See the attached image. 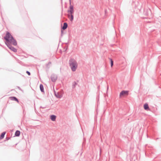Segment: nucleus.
<instances>
[{"label": "nucleus", "instance_id": "18", "mask_svg": "<svg viewBox=\"0 0 161 161\" xmlns=\"http://www.w3.org/2000/svg\"><path fill=\"white\" fill-rule=\"evenodd\" d=\"M63 30H61V36H62L64 34Z\"/></svg>", "mask_w": 161, "mask_h": 161}, {"label": "nucleus", "instance_id": "15", "mask_svg": "<svg viewBox=\"0 0 161 161\" xmlns=\"http://www.w3.org/2000/svg\"><path fill=\"white\" fill-rule=\"evenodd\" d=\"M110 63H111V67H112L114 64V62H113V60L112 59L110 58Z\"/></svg>", "mask_w": 161, "mask_h": 161}, {"label": "nucleus", "instance_id": "9", "mask_svg": "<svg viewBox=\"0 0 161 161\" xmlns=\"http://www.w3.org/2000/svg\"><path fill=\"white\" fill-rule=\"evenodd\" d=\"M144 109L147 110H150V109L148 104L147 103H145L143 106Z\"/></svg>", "mask_w": 161, "mask_h": 161}, {"label": "nucleus", "instance_id": "17", "mask_svg": "<svg viewBox=\"0 0 161 161\" xmlns=\"http://www.w3.org/2000/svg\"><path fill=\"white\" fill-rule=\"evenodd\" d=\"M26 73L29 75H31V73L30 72L28 71H26Z\"/></svg>", "mask_w": 161, "mask_h": 161}, {"label": "nucleus", "instance_id": "6", "mask_svg": "<svg viewBox=\"0 0 161 161\" xmlns=\"http://www.w3.org/2000/svg\"><path fill=\"white\" fill-rule=\"evenodd\" d=\"M68 27V24L66 22H64V23L63 26H61V30H65Z\"/></svg>", "mask_w": 161, "mask_h": 161}, {"label": "nucleus", "instance_id": "14", "mask_svg": "<svg viewBox=\"0 0 161 161\" xmlns=\"http://www.w3.org/2000/svg\"><path fill=\"white\" fill-rule=\"evenodd\" d=\"M77 85V83L75 81H74L72 83V88L73 89L75 88Z\"/></svg>", "mask_w": 161, "mask_h": 161}, {"label": "nucleus", "instance_id": "1", "mask_svg": "<svg viewBox=\"0 0 161 161\" xmlns=\"http://www.w3.org/2000/svg\"><path fill=\"white\" fill-rule=\"evenodd\" d=\"M4 39L6 41L5 42V43L8 48L14 52H17V49L13 47L11 44H12L14 46H16L17 45V41L9 32H6Z\"/></svg>", "mask_w": 161, "mask_h": 161}, {"label": "nucleus", "instance_id": "25", "mask_svg": "<svg viewBox=\"0 0 161 161\" xmlns=\"http://www.w3.org/2000/svg\"><path fill=\"white\" fill-rule=\"evenodd\" d=\"M61 1L62 2V0H61Z\"/></svg>", "mask_w": 161, "mask_h": 161}, {"label": "nucleus", "instance_id": "4", "mask_svg": "<svg viewBox=\"0 0 161 161\" xmlns=\"http://www.w3.org/2000/svg\"><path fill=\"white\" fill-rule=\"evenodd\" d=\"M58 76L57 75L53 74H52L51 76V81L53 82H55L57 80Z\"/></svg>", "mask_w": 161, "mask_h": 161}, {"label": "nucleus", "instance_id": "11", "mask_svg": "<svg viewBox=\"0 0 161 161\" xmlns=\"http://www.w3.org/2000/svg\"><path fill=\"white\" fill-rule=\"evenodd\" d=\"M20 134V132L19 130H17L15 133V136H19Z\"/></svg>", "mask_w": 161, "mask_h": 161}, {"label": "nucleus", "instance_id": "5", "mask_svg": "<svg viewBox=\"0 0 161 161\" xmlns=\"http://www.w3.org/2000/svg\"><path fill=\"white\" fill-rule=\"evenodd\" d=\"M129 91H128L123 90L120 93L119 96H127L128 95Z\"/></svg>", "mask_w": 161, "mask_h": 161}, {"label": "nucleus", "instance_id": "20", "mask_svg": "<svg viewBox=\"0 0 161 161\" xmlns=\"http://www.w3.org/2000/svg\"><path fill=\"white\" fill-rule=\"evenodd\" d=\"M64 49L65 50L64 51L65 52L67 50V47H65L64 48Z\"/></svg>", "mask_w": 161, "mask_h": 161}, {"label": "nucleus", "instance_id": "24", "mask_svg": "<svg viewBox=\"0 0 161 161\" xmlns=\"http://www.w3.org/2000/svg\"><path fill=\"white\" fill-rule=\"evenodd\" d=\"M105 13L106 12V10H105Z\"/></svg>", "mask_w": 161, "mask_h": 161}, {"label": "nucleus", "instance_id": "16", "mask_svg": "<svg viewBox=\"0 0 161 161\" xmlns=\"http://www.w3.org/2000/svg\"><path fill=\"white\" fill-rule=\"evenodd\" d=\"M148 11L147 10H146V12H145V10H144V14L146 15H148V12H147V11Z\"/></svg>", "mask_w": 161, "mask_h": 161}, {"label": "nucleus", "instance_id": "7", "mask_svg": "<svg viewBox=\"0 0 161 161\" xmlns=\"http://www.w3.org/2000/svg\"><path fill=\"white\" fill-rule=\"evenodd\" d=\"M54 94L55 96L58 98H61L62 97V95L58 92H56L54 91Z\"/></svg>", "mask_w": 161, "mask_h": 161}, {"label": "nucleus", "instance_id": "23", "mask_svg": "<svg viewBox=\"0 0 161 161\" xmlns=\"http://www.w3.org/2000/svg\"><path fill=\"white\" fill-rule=\"evenodd\" d=\"M51 64V62H49L48 63L47 65H49V64Z\"/></svg>", "mask_w": 161, "mask_h": 161}, {"label": "nucleus", "instance_id": "2", "mask_svg": "<svg viewBox=\"0 0 161 161\" xmlns=\"http://www.w3.org/2000/svg\"><path fill=\"white\" fill-rule=\"evenodd\" d=\"M69 64L71 70L73 71H75L78 66V64L76 61L73 58H71L69 61Z\"/></svg>", "mask_w": 161, "mask_h": 161}, {"label": "nucleus", "instance_id": "8", "mask_svg": "<svg viewBox=\"0 0 161 161\" xmlns=\"http://www.w3.org/2000/svg\"><path fill=\"white\" fill-rule=\"evenodd\" d=\"M9 99L15 101L18 103L19 102L18 99L15 97H9Z\"/></svg>", "mask_w": 161, "mask_h": 161}, {"label": "nucleus", "instance_id": "10", "mask_svg": "<svg viewBox=\"0 0 161 161\" xmlns=\"http://www.w3.org/2000/svg\"><path fill=\"white\" fill-rule=\"evenodd\" d=\"M56 115L53 114L50 116V119L53 121H54L56 120Z\"/></svg>", "mask_w": 161, "mask_h": 161}, {"label": "nucleus", "instance_id": "3", "mask_svg": "<svg viewBox=\"0 0 161 161\" xmlns=\"http://www.w3.org/2000/svg\"><path fill=\"white\" fill-rule=\"evenodd\" d=\"M69 9L67 10V12L69 14H68V17L69 19L70 20L72 21L74 19V16L73 14L74 13V7L71 5V0H69Z\"/></svg>", "mask_w": 161, "mask_h": 161}, {"label": "nucleus", "instance_id": "13", "mask_svg": "<svg viewBox=\"0 0 161 161\" xmlns=\"http://www.w3.org/2000/svg\"><path fill=\"white\" fill-rule=\"evenodd\" d=\"M6 134V132L4 131L2 132L0 136V139H3L4 137V136Z\"/></svg>", "mask_w": 161, "mask_h": 161}, {"label": "nucleus", "instance_id": "21", "mask_svg": "<svg viewBox=\"0 0 161 161\" xmlns=\"http://www.w3.org/2000/svg\"><path fill=\"white\" fill-rule=\"evenodd\" d=\"M40 108H46V107H43L41 106L40 107Z\"/></svg>", "mask_w": 161, "mask_h": 161}, {"label": "nucleus", "instance_id": "12", "mask_svg": "<svg viewBox=\"0 0 161 161\" xmlns=\"http://www.w3.org/2000/svg\"><path fill=\"white\" fill-rule=\"evenodd\" d=\"M40 91L42 92H44L43 86L42 84H41L40 85Z\"/></svg>", "mask_w": 161, "mask_h": 161}, {"label": "nucleus", "instance_id": "22", "mask_svg": "<svg viewBox=\"0 0 161 161\" xmlns=\"http://www.w3.org/2000/svg\"><path fill=\"white\" fill-rule=\"evenodd\" d=\"M18 88L19 90H21V91L22 90H21V89L18 86Z\"/></svg>", "mask_w": 161, "mask_h": 161}, {"label": "nucleus", "instance_id": "19", "mask_svg": "<svg viewBox=\"0 0 161 161\" xmlns=\"http://www.w3.org/2000/svg\"><path fill=\"white\" fill-rule=\"evenodd\" d=\"M10 138V137H6L5 138V141L8 140Z\"/></svg>", "mask_w": 161, "mask_h": 161}]
</instances>
